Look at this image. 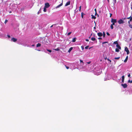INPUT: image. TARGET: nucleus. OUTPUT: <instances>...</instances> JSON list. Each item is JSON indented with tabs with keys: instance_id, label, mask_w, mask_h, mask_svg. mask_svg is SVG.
I'll return each instance as SVG.
<instances>
[{
	"instance_id": "obj_35",
	"label": "nucleus",
	"mask_w": 132,
	"mask_h": 132,
	"mask_svg": "<svg viewBox=\"0 0 132 132\" xmlns=\"http://www.w3.org/2000/svg\"><path fill=\"white\" fill-rule=\"evenodd\" d=\"M120 57H116L114 58V59H119V58H120Z\"/></svg>"
},
{
	"instance_id": "obj_7",
	"label": "nucleus",
	"mask_w": 132,
	"mask_h": 132,
	"mask_svg": "<svg viewBox=\"0 0 132 132\" xmlns=\"http://www.w3.org/2000/svg\"><path fill=\"white\" fill-rule=\"evenodd\" d=\"M111 22L116 23L117 22V21L116 19L112 18L111 19Z\"/></svg>"
},
{
	"instance_id": "obj_25",
	"label": "nucleus",
	"mask_w": 132,
	"mask_h": 132,
	"mask_svg": "<svg viewBox=\"0 0 132 132\" xmlns=\"http://www.w3.org/2000/svg\"><path fill=\"white\" fill-rule=\"evenodd\" d=\"M43 8H42L41 7L40 8V10H39V11H38V14H39V13H40L41 12V10Z\"/></svg>"
},
{
	"instance_id": "obj_56",
	"label": "nucleus",
	"mask_w": 132,
	"mask_h": 132,
	"mask_svg": "<svg viewBox=\"0 0 132 132\" xmlns=\"http://www.w3.org/2000/svg\"><path fill=\"white\" fill-rule=\"evenodd\" d=\"M37 50V51H40V50Z\"/></svg>"
},
{
	"instance_id": "obj_26",
	"label": "nucleus",
	"mask_w": 132,
	"mask_h": 132,
	"mask_svg": "<svg viewBox=\"0 0 132 132\" xmlns=\"http://www.w3.org/2000/svg\"><path fill=\"white\" fill-rule=\"evenodd\" d=\"M103 37H105V34L104 32H103Z\"/></svg>"
},
{
	"instance_id": "obj_43",
	"label": "nucleus",
	"mask_w": 132,
	"mask_h": 132,
	"mask_svg": "<svg viewBox=\"0 0 132 132\" xmlns=\"http://www.w3.org/2000/svg\"><path fill=\"white\" fill-rule=\"evenodd\" d=\"M107 60L108 61H109L110 62H111V61L109 59H107Z\"/></svg>"
},
{
	"instance_id": "obj_32",
	"label": "nucleus",
	"mask_w": 132,
	"mask_h": 132,
	"mask_svg": "<svg viewBox=\"0 0 132 132\" xmlns=\"http://www.w3.org/2000/svg\"><path fill=\"white\" fill-rule=\"evenodd\" d=\"M89 46H86L85 47V48L86 49H88L89 47Z\"/></svg>"
},
{
	"instance_id": "obj_16",
	"label": "nucleus",
	"mask_w": 132,
	"mask_h": 132,
	"mask_svg": "<svg viewBox=\"0 0 132 132\" xmlns=\"http://www.w3.org/2000/svg\"><path fill=\"white\" fill-rule=\"evenodd\" d=\"M131 16H130V17H128V18H123V20H125L127 19H130L131 18Z\"/></svg>"
},
{
	"instance_id": "obj_3",
	"label": "nucleus",
	"mask_w": 132,
	"mask_h": 132,
	"mask_svg": "<svg viewBox=\"0 0 132 132\" xmlns=\"http://www.w3.org/2000/svg\"><path fill=\"white\" fill-rule=\"evenodd\" d=\"M123 18H122V19H120L118 21V22L119 24H123L124 23V21L123 19Z\"/></svg>"
},
{
	"instance_id": "obj_24",
	"label": "nucleus",
	"mask_w": 132,
	"mask_h": 132,
	"mask_svg": "<svg viewBox=\"0 0 132 132\" xmlns=\"http://www.w3.org/2000/svg\"><path fill=\"white\" fill-rule=\"evenodd\" d=\"M109 79H108L107 78V77H105L104 78V81H106L108 80H109Z\"/></svg>"
},
{
	"instance_id": "obj_2",
	"label": "nucleus",
	"mask_w": 132,
	"mask_h": 132,
	"mask_svg": "<svg viewBox=\"0 0 132 132\" xmlns=\"http://www.w3.org/2000/svg\"><path fill=\"white\" fill-rule=\"evenodd\" d=\"M80 63L81 65L80 67H79V68H85L86 67H85V63L83 62V61L81 60L80 59Z\"/></svg>"
},
{
	"instance_id": "obj_62",
	"label": "nucleus",
	"mask_w": 132,
	"mask_h": 132,
	"mask_svg": "<svg viewBox=\"0 0 132 132\" xmlns=\"http://www.w3.org/2000/svg\"><path fill=\"white\" fill-rule=\"evenodd\" d=\"M107 1H108V2L109 3V0H107Z\"/></svg>"
},
{
	"instance_id": "obj_57",
	"label": "nucleus",
	"mask_w": 132,
	"mask_h": 132,
	"mask_svg": "<svg viewBox=\"0 0 132 132\" xmlns=\"http://www.w3.org/2000/svg\"><path fill=\"white\" fill-rule=\"evenodd\" d=\"M92 47H90V48H89V49H90V48H92Z\"/></svg>"
},
{
	"instance_id": "obj_5",
	"label": "nucleus",
	"mask_w": 132,
	"mask_h": 132,
	"mask_svg": "<svg viewBox=\"0 0 132 132\" xmlns=\"http://www.w3.org/2000/svg\"><path fill=\"white\" fill-rule=\"evenodd\" d=\"M50 6V5H49V4L48 3H45V7L48 8Z\"/></svg>"
},
{
	"instance_id": "obj_45",
	"label": "nucleus",
	"mask_w": 132,
	"mask_h": 132,
	"mask_svg": "<svg viewBox=\"0 0 132 132\" xmlns=\"http://www.w3.org/2000/svg\"><path fill=\"white\" fill-rule=\"evenodd\" d=\"M130 73L128 75V77H130Z\"/></svg>"
},
{
	"instance_id": "obj_59",
	"label": "nucleus",
	"mask_w": 132,
	"mask_h": 132,
	"mask_svg": "<svg viewBox=\"0 0 132 132\" xmlns=\"http://www.w3.org/2000/svg\"><path fill=\"white\" fill-rule=\"evenodd\" d=\"M97 14V12H96H96H95V15H96Z\"/></svg>"
},
{
	"instance_id": "obj_13",
	"label": "nucleus",
	"mask_w": 132,
	"mask_h": 132,
	"mask_svg": "<svg viewBox=\"0 0 132 132\" xmlns=\"http://www.w3.org/2000/svg\"><path fill=\"white\" fill-rule=\"evenodd\" d=\"M116 47L119 49H121V47L118 44H117L116 45Z\"/></svg>"
},
{
	"instance_id": "obj_15",
	"label": "nucleus",
	"mask_w": 132,
	"mask_h": 132,
	"mask_svg": "<svg viewBox=\"0 0 132 132\" xmlns=\"http://www.w3.org/2000/svg\"><path fill=\"white\" fill-rule=\"evenodd\" d=\"M73 49V47H70L69 50L68 51V52L69 53H70V52L71 51V50H72Z\"/></svg>"
},
{
	"instance_id": "obj_30",
	"label": "nucleus",
	"mask_w": 132,
	"mask_h": 132,
	"mask_svg": "<svg viewBox=\"0 0 132 132\" xmlns=\"http://www.w3.org/2000/svg\"><path fill=\"white\" fill-rule=\"evenodd\" d=\"M71 32H69L67 34V35L68 36H69V35H70V34H71Z\"/></svg>"
},
{
	"instance_id": "obj_11",
	"label": "nucleus",
	"mask_w": 132,
	"mask_h": 132,
	"mask_svg": "<svg viewBox=\"0 0 132 132\" xmlns=\"http://www.w3.org/2000/svg\"><path fill=\"white\" fill-rule=\"evenodd\" d=\"M70 1H69L68 2H67L66 3L65 6H67L69 5L70 4Z\"/></svg>"
},
{
	"instance_id": "obj_40",
	"label": "nucleus",
	"mask_w": 132,
	"mask_h": 132,
	"mask_svg": "<svg viewBox=\"0 0 132 132\" xmlns=\"http://www.w3.org/2000/svg\"><path fill=\"white\" fill-rule=\"evenodd\" d=\"M8 21V20L6 19L5 20V21L4 22V23H5V24H6V23Z\"/></svg>"
},
{
	"instance_id": "obj_58",
	"label": "nucleus",
	"mask_w": 132,
	"mask_h": 132,
	"mask_svg": "<svg viewBox=\"0 0 132 132\" xmlns=\"http://www.w3.org/2000/svg\"><path fill=\"white\" fill-rule=\"evenodd\" d=\"M131 9L132 10V5H131Z\"/></svg>"
},
{
	"instance_id": "obj_64",
	"label": "nucleus",
	"mask_w": 132,
	"mask_h": 132,
	"mask_svg": "<svg viewBox=\"0 0 132 132\" xmlns=\"http://www.w3.org/2000/svg\"><path fill=\"white\" fill-rule=\"evenodd\" d=\"M52 26H53V25H52V26H51V27H52Z\"/></svg>"
},
{
	"instance_id": "obj_34",
	"label": "nucleus",
	"mask_w": 132,
	"mask_h": 132,
	"mask_svg": "<svg viewBox=\"0 0 132 132\" xmlns=\"http://www.w3.org/2000/svg\"><path fill=\"white\" fill-rule=\"evenodd\" d=\"M113 43L114 44H118V43H117V41H115V42H114V43Z\"/></svg>"
},
{
	"instance_id": "obj_39",
	"label": "nucleus",
	"mask_w": 132,
	"mask_h": 132,
	"mask_svg": "<svg viewBox=\"0 0 132 132\" xmlns=\"http://www.w3.org/2000/svg\"><path fill=\"white\" fill-rule=\"evenodd\" d=\"M129 27L131 28H132V25L131 24H130L129 25Z\"/></svg>"
},
{
	"instance_id": "obj_61",
	"label": "nucleus",
	"mask_w": 132,
	"mask_h": 132,
	"mask_svg": "<svg viewBox=\"0 0 132 132\" xmlns=\"http://www.w3.org/2000/svg\"><path fill=\"white\" fill-rule=\"evenodd\" d=\"M12 13V12L11 11H10L9 12V13Z\"/></svg>"
},
{
	"instance_id": "obj_20",
	"label": "nucleus",
	"mask_w": 132,
	"mask_h": 132,
	"mask_svg": "<svg viewBox=\"0 0 132 132\" xmlns=\"http://www.w3.org/2000/svg\"><path fill=\"white\" fill-rule=\"evenodd\" d=\"M85 15V14L83 13L82 12L81 13V17L82 18H83L84 17V15Z\"/></svg>"
},
{
	"instance_id": "obj_55",
	"label": "nucleus",
	"mask_w": 132,
	"mask_h": 132,
	"mask_svg": "<svg viewBox=\"0 0 132 132\" xmlns=\"http://www.w3.org/2000/svg\"><path fill=\"white\" fill-rule=\"evenodd\" d=\"M130 21H128V23L130 24Z\"/></svg>"
},
{
	"instance_id": "obj_49",
	"label": "nucleus",
	"mask_w": 132,
	"mask_h": 132,
	"mask_svg": "<svg viewBox=\"0 0 132 132\" xmlns=\"http://www.w3.org/2000/svg\"><path fill=\"white\" fill-rule=\"evenodd\" d=\"M7 37H8L9 38H10V36L9 35H7Z\"/></svg>"
},
{
	"instance_id": "obj_44",
	"label": "nucleus",
	"mask_w": 132,
	"mask_h": 132,
	"mask_svg": "<svg viewBox=\"0 0 132 132\" xmlns=\"http://www.w3.org/2000/svg\"><path fill=\"white\" fill-rule=\"evenodd\" d=\"M106 34L108 36H109L110 35V34L108 32H106Z\"/></svg>"
},
{
	"instance_id": "obj_48",
	"label": "nucleus",
	"mask_w": 132,
	"mask_h": 132,
	"mask_svg": "<svg viewBox=\"0 0 132 132\" xmlns=\"http://www.w3.org/2000/svg\"><path fill=\"white\" fill-rule=\"evenodd\" d=\"M112 24H111L112 25H115V23H114L112 22Z\"/></svg>"
},
{
	"instance_id": "obj_28",
	"label": "nucleus",
	"mask_w": 132,
	"mask_h": 132,
	"mask_svg": "<svg viewBox=\"0 0 132 132\" xmlns=\"http://www.w3.org/2000/svg\"><path fill=\"white\" fill-rule=\"evenodd\" d=\"M46 50L47 51H48L49 52L51 53L52 52V51L51 50H49L48 49H46Z\"/></svg>"
},
{
	"instance_id": "obj_63",
	"label": "nucleus",
	"mask_w": 132,
	"mask_h": 132,
	"mask_svg": "<svg viewBox=\"0 0 132 132\" xmlns=\"http://www.w3.org/2000/svg\"><path fill=\"white\" fill-rule=\"evenodd\" d=\"M45 52L46 53H47V52H46V51H45Z\"/></svg>"
},
{
	"instance_id": "obj_19",
	"label": "nucleus",
	"mask_w": 132,
	"mask_h": 132,
	"mask_svg": "<svg viewBox=\"0 0 132 132\" xmlns=\"http://www.w3.org/2000/svg\"><path fill=\"white\" fill-rule=\"evenodd\" d=\"M91 39L93 41L96 40V39L95 38L93 37L92 38H91Z\"/></svg>"
},
{
	"instance_id": "obj_6",
	"label": "nucleus",
	"mask_w": 132,
	"mask_h": 132,
	"mask_svg": "<svg viewBox=\"0 0 132 132\" xmlns=\"http://www.w3.org/2000/svg\"><path fill=\"white\" fill-rule=\"evenodd\" d=\"M91 62L90 61H89V62H86L85 63V67H86L85 68H87V67L88 66V65H87V64H90V63H91Z\"/></svg>"
},
{
	"instance_id": "obj_4",
	"label": "nucleus",
	"mask_w": 132,
	"mask_h": 132,
	"mask_svg": "<svg viewBox=\"0 0 132 132\" xmlns=\"http://www.w3.org/2000/svg\"><path fill=\"white\" fill-rule=\"evenodd\" d=\"M125 51L127 52V55H128L129 54L130 52L127 47H125Z\"/></svg>"
},
{
	"instance_id": "obj_17",
	"label": "nucleus",
	"mask_w": 132,
	"mask_h": 132,
	"mask_svg": "<svg viewBox=\"0 0 132 132\" xmlns=\"http://www.w3.org/2000/svg\"><path fill=\"white\" fill-rule=\"evenodd\" d=\"M41 45V44H40L39 43H38L37 45H36V47H40Z\"/></svg>"
},
{
	"instance_id": "obj_10",
	"label": "nucleus",
	"mask_w": 132,
	"mask_h": 132,
	"mask_svg": "<svg viewBox=\"0 0 132 132\" xmlns=\"http://www.w3.org/2000/svg\"><path fill=\"white\" fill-rule=\"evenodd\" d=\"M97 34L98 36L99 37H101L103 35L102 33L101 32H98Z\"/></svg>"
},
{
	"instance_id": "obj_18",
	"label": "nucleus",
	"mask_w": 132,
	"mask_h": 132,
	"mask_svg": "<svg viewBox=\"0 0 132 132\" xmlns=\"http://www.w3.org/2000/svg\"><path fill=\"white\" fill-rule=\"evenodd\" d=\"M113 4L114 5H115L116 3V0H113Z\"/></svg>"
},
{
	"instance_id": "obj_53",
	"label": "nucleus",
	"mask_w": 132,
	"mask_h": 132,
	"mask_svg": "<svg viewBox=\"0 0 132 132\" xmlns=\"http://www.w3.org/2000/svg\"><path fill=\"white\" fill-rule=\"evenodd\" d=\"M110 17H111V16H112V14L111 13H110Z\"/></svg>"
},
{
	"instance_id": "obj_21",
	"label": "nucleus",
	"mask_w": 132,
	"mask_h": 132,
	"mask_svg": "<svg viewBox=\"0 0 132 132\" xmlns=\"http://www.w3.org/2000/svg\"><path fill=\"white\" fill-rule=\"evenodd\" d=\"M46 8H46L45 7H44L43 11H44V12H45L46 11H47Z\"/></svg>"
},
{
	"instance_id": "obj_50",
	"label": "nucleus",
	"mask_w": 132,
	"mask_h": 132,
	"mask_svg": "<svg viewBox=\"0 0 132 132\" xmlns=\"http://www.w3.org/2000/svg\"><path fill=\"white\" fill-rule=\"evenodd\" d=\"M99 39H102V38L101 37H99L98 38Z\"/></svg>"
},
{
	"instance_id": "obj_42",
	"label": "nucleus",
	"mask_w": 132,
	"mask_h": 132,
	"mask_svg": "<svg viewBox=\"0 0 132 132\" xmlns=\"http://www.w3.org/2000/svg\"><path fill=\"white\" fill-rule=\"evenodd\" d=\"M81 48L82 49V50H83L84 49V46H81Z\"/></svg>"
},
{
	"instance_id": "obj_27",
	"label": "nucleus",
	"mask_w": 132,
	"mask_h": 132,
	"mask_svg": "<svg viewBox=\"0 0 132 132\" xmlns=\"http://www.w3.org/2000/svg\"><path fill=\"white\" fill-rule=\"evenodd\" d=\"M53 50H55V51H58L59 50V49L58 48H57L56 49H54Z\"/></svg>"
},
{
	"instance_id": "obj_9",
	"label": "nucleus",
	"mask_w": 132,
	"mask_h": 132,
	"mask_svg": "<svg viewBox=\"0 0 132 132\" xmlns=\"http://www.w3.org/2000/svg\"><path fill=\"white\" fill-rule=\"evenodd\" d=\"M121 86L123 87L124 88H125L127 87V85L126 84H121Z\"/></svg>"
},
{
	"instance_id": "obj_60",
	"label": "nucleus",
	"mask_w": 132,
	"mask_h": 132,
	"mask_svg": "<svg viewBox=\"0 0 132 132\" xmlns=\"http://www.w3.org/2000/svg\"><path fill=\"white\" fill-rule=\"evenodd\" d=\"M94 29H96V27H94Z\"/></svg>"
},
{
	"instance_id": "obj_1",
	"label": "nucleus",
	"mask_w": 132,
	"mask_h": 132,
	"mask_svg": "<svg viewBox=\"0 0 132 132\" xmlns=\"http://www.w3.org/2000/svg\"><path fill=\"white\" fill-rule=\"evenodd\" d=\"M101 70L99 67H96L94 68L93 70L94 74L96 75H100L101 72Z\"/></svg>"
},
{
	"instance_id": "obj_47",
	"label": "nucleus",
	"mask_w": 132,
	"mask_h": 132,
	"mask_svg": "<svg viewBox=\"0 0 132 132\" xmlns=\"http://www.w3.org/2000/svg\"><path fill=\"white\" fill-rule=\"evenodd\" d=\"M124 79H122V82L123 83L124 82Z\"/></svg>"
},
{
	"instance_id": "obj_31",
	"label": "nucleus",
	"mask_w": 132,
	"mask_h": 132,
	"mask_svg": "<svg viewBox=\"0 0 132 132\" xmlns=\"http://www.w3.org/2000/svg\"><path fill=\"white\" fill-rule=\"evenodd\" d=\"M110 27L111 29H113V25H112L111 24V25Z\"/></svg>"
},
{
	"instance_id": "obj_54",
	"label": "nucleus",
	"mask_w": 132,
	"mask_h": 132,
	"mask_svg": "<svg viewBox=\"0 0 132 132\" xmlns=\"http://www.w3.org/2000/svg\"><path fill=\"white\" fill-rule=\"evenodd\" d=\"M31 46L32 47H34L35 46V45L33 44V45H31Z\"/></svg>"
},
{
	"instance_id": "obj_51",
	"label": "nucleus",
	"mask_w": 132,
	"mask_h": 132,
	"mask_svg": "<svg viewBox=\"0 0 132 132\" xmlns=\"http://www.w3.org/2000/svg\"><path fill=\"white\" fill-rule=\"evenodd\" d=\"M86 41L87 42H88L89 40L88 39H86Z\"/></svg>"
},
{
	"instance_id": "obj_33",
	"label": "nucleus",
	"mask_w": 132,
	"mask_h": 132,
	"mask_svg": "<svg viewBox=\"0 0 132 132\" xmlns=\"http://www.w3.org/2000/svg\"><path fill=\"white\" fill-rule=\"evenodd\" d=\"M128 82L129 83V82L132 83V80L131 81H130V80H129L128 81Z\"/></svg>"
},
{
	"instance_id": "obj_37",
	"label": "nucleus",
	"mask_w": 132,
	"mask_h": 132,
	"mask_svg": "<svg viewBox=\"0 0 132 132\" xmlns=\"http://www.w3.org/2000/svg\"><path fill=\"white\" fill-rule=\"evenodd\" d=\"M108 43V42H103L102 44H105L106 43Z\"/></svg>"
},
{
	"instance_id": "obj_22",
	"label": "nucleus",
	"mask_w": 132,
	"mask_h": 132,
	"mask_svg": "<svg viewBox=\"0 0 132 132\" xmlns=\"http://www.w3.org/2000/svg\"><path fill=\"white\" fill-rule=\"evenodd\" d=\"M91 16H92V19H95L96 18V17L95 16H94L93 15H91Z\"/></svg>"
},
{
	"instance_id": "obj_12",
	"label": "nucleus",
	"mask_w": 132,
	"mask_h": 132,
	"mask_svg": "<svg viewBox=\"0 0 132 132\" xmlns=\"http://www.w3.org/2000/svg\"><path fill=\"white\" fill-rule=\"evenodd\" d=\"M63 5V3L62 2V3H61L59 5L57 6L56 7V9H57L58 8L60 7L61 6Z\"/></svg>"
},
{
	"instance_id": "obj_29",
	"label": "nucleus",
	"mask_w": 132,
	"mask_h": 132,
	"mask_svg": "<svg viewBox=\"0 0 132 132\" xmlns=\"http://www.w3.org/2000/svg\"><path fill=\"white\" fill-rule=\"evenodd\" d=\"M119 50L118 49V48H116V52H119Z\"/></svg>"
},
{
	"instance_id": "obj_41",
	"label": "nucleus",
	"mask_w": 132,
	"mask_h": 132,
	"mask_svg": "<svg viewBox=\"0 0 132 132\" xmlns=\"http://www.w3.org/2000/svg\"><path fill=\"white\" fill-rule=\"evenodd\" d=\"M132 20V16L131 17V18L130 19L129 21H131Z\"/></svg>"
},
{
	"instance_id": "obj_36",
	"label": "nucleus",
	"mask_w": 132,
	"mask_h": 132,
	"mask_svg": "<svg viewBox=\"0 0 132 132\" xmlns=\"http://www.w3.org/2000/svg\"><path fill=\"white\" fill-rule=\"evenodd\" d=\"M65 67H66V68L67 69H68L69 68V67H68V66H66V65H65Z\"/></svg>"
},
{
	"instance_id": "obj_14",
	"label": "nucleus",
	"mask_w": 132,
	"mask_h": 132,
	"mask_svg": "<svg viewBox=\"0 0 132 132\" xmlns=\"http://www.w3.org/2000/svg\"><path fill=\"white\" fill-rule=\"evenodd\" d=\"M128 56H127L125 60L124 61V62H127V61L128 60Z\"/></svg>"
},
{
	"instance_id": "obj_23",
	"label": "nucleus",
	"mask_w": 132,
	"mask_h": 132,
	"mask_svg": "<svg viewBox=\"0 0 132 132\" xmlns=\"http://www.w3.org/2000/svg\"><path fill=\"white\" fill-rule=\"evenodd\" d=\"M76 38H74L72 39V42H75L76 40Z\"/></svg>"
},
{
	"instance_id": "obj_8",
	"label": "nucleus",
	"mask_w": 132,
	"mask_h": 132,
	"mask_svg": "<svg viewBox=\"0 0 132 132\" xmlns=\"http://www.w3.org/2000/svg\"><path fill=\"white\" fill-rule=\"evenodd\" d=\"M17 40V39L14 38L13 37L11 39V41L12 42H15Z\"/></svg>"
},
{
	"instance_id": "obj_38",
	"label": "nucleus",
	"mask_w": 132,
	"mask_h": 132,
	"mask_svg": "<svg viewBox=\"0 0 132 132\" xmlns=\"http://www.w3.org/2000/svg\"><path fill=\"white\" fill-rule=\"evenodd\" d=\"M122 79H124L125 78V76L124 75L122 77Z\"/></svg>"
},
{
	"instance_id": "obj_52",
	"label": "nucleus",
	"mask_w": 132,
	"mask_h": 132,
	"mask_svg": "<svg viewBox=\"0 0 132 132\" xmlns=\"http://www.w3.org/2000/svg\"><path fill=\"white\" fill-rule=\"evenodd\" d=\"M94 10H95V12H96H96H97V11H96V9H94Z\"/></svg>"
},
{
	"instance_id": "obj_46",
	"label": "nucleus",
	"mask_w": 132,
	"mask_h": 132,
	"mask_svg": "<svg viewBox=\"0 0 132 132\" xmlns=\"http://www.w3.org/2000/svg\"><path fill=\"white\" fill-rule=\"evenodd\" d=\"M81 6H80V7H79V11H81Z\"/></svg>"
}]
</instances>
